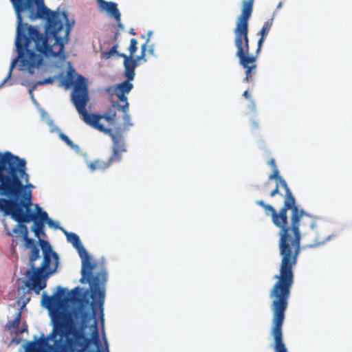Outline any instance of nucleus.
Returning <instances> with one entry per match:
<instances>
[{
  "mask_svg": "<svg viewBox=\"0 0 352 352\" xmlns=\"http://www.w3.org/2000/svg\"><path fill=\"white\" fill-rule=\"evenodd\" d=\"M12 232L14 234L19 232L21 234L26 248H32V247L36 246L34 239L28 237V228L25 224H18L17 226L13 229Z\"/></svg>",
  "mask_w": 352,
  "mask_h": 352,
  "instance_id": "13",
  "label": "nucleus"
},
{
  "mask_svg": "<svg viewBox=\"0 0 352 352\" xmlns=\"http://www.w3.org/2000/svg\"><path fill=\"white\" fill-rule=\"evenodd\" d=\"M67 240L72 243L74 248L78 251L79 256L82 259L81 275L80 281L82 283H89L91 290V297L95 301L96 294L99 296L100 307L102 309V304L104 302V291L100 289V285L106 282L107 273L101 272L96 275L92 273L95 267V264L91 262V257L83 245L82 244L79 236L74 232H68L64 230Z\"/></svg>",
  "mask_w": 352,
  "mask_h": 352,
  "instance_id": "9",
  "label": "nucleus"
},
{
  "mask_svg": "<svg viewBox=\"0 0 352 352\" xmlns=\"http://www.w3.org/2000/svg\"><path fill=\"white\" fill-rule=\"evenodd\" d=\"M36 208L37 210V214H36L37 219H38V221H42L45 223L49 219L47 213L45 211H43L38 205H36Z\"/></svg>",
  "mask_w": 352,
  "mask_h": 352,
  "instance_id": "21",
  "label": "nucleus"
},
{
  "mask_svg": "<svg viewBox=\"0 0 352 352\" xmlns=\"http://www.w3.org/2000/svg\"><path fill=\"white\" fill-rule=\"evenodd\" d=\"M22 179H29L25 160L10 151L0 153V195L7 197L0 198V211L12 219L21 204L18 199L25 189Z\"/></svg>",
  "mask_w": 352,
  "mask_h": 352,
  "instance_id": "6",
  "label": "nucleus"
},
{
  "mask_svg": "<svg viewBox=\"0 0 352 352\" xmlns=\"http://www.w3.org/2000/svg\"><path fill=\"white\" fill-rule=\"evenodd\" d=\"M100 10H105L108 14L113 16L116 21L120 20L121 14L118 8V4L116 3L110 1H106L100 8Z\"/></svg>",
  "mask_w": 352,
  "mask_h": 352,
  "instance_id": "14",
  "label": "nucleus"
},
{
  "mask_svg": "<svg viewBox=\"0 0 352 352\" xmlns=\"http://www.w3.org/2000/svg\"><path fill=\"white\" fill-rule=\"evenodd\" d=\"M63 84L66 88L74 87L72 100L78 113L82 117V120L87 124L110 136L112 140L111 155L107 160L97 159L87 162V167L92 172L103 171L109 168L113 162H120L122 157V154L127 152L124 138L120 131L113 133L111 129L106 128L100 124V117H98L97 114L88 113L86 106L89 100V97L87 79L72 69L67 72Z\"/></svg>",
  "mask_w": 352,
  "mask_h": 352,
  "instance_id": "4",
  "label": "nucleus"
},
{
  "mask_svg": "<svg viewBox=\"0 0 352 352\" xmlns=\"http://www.w3.org/2000/svg\"><path fill=\"white\" fill-rule=\"evenodd\" d=\"M120 57L124 58V76L129 80H133L135 75V69L138 66L135 60H133V58L131 56H127L126 54H120Z\"/></svg>",
  "mask_w": 352,
  "mask_h": 352,
  "instance_id": "12",
  "label": "nucleus"
},
{
  "mask_svg": "<svg viewBox=\"0 0 352 352\" xmlns=\"http://www.w3.org/2000/svg\"><path fill=\"white\" fill-rule=\"evenodd\" d=\"M280 186V183L276 182L275 188L274 190H272L270 194V197H273L275 195H276L277 194H280V192H279Z\"/></svg>",
  "mask_w": 352,
  "mask_h": 352,
  "instance_id": "24",
  "label": "nucleus"
},
{
  "mask_svg": "<svg viewBox=\"0 0 352 352\" xmlns=\"http://www.w3.org/2000/svg\"><path fill=\"white\" fill-rule=\"evenodd\" d=\"M31 199L32 196L30 192L27 197H24V199L21 200L20 207L16 212L13 214V219L20 224H24V223H29L33 221L34 225L32 230L34 232L35 236L41 239L40 236L41 234L45 235V226L44 223L38 221L36 213L31 210Z\"/></svg>",
  "mask_w": 352,
  "mask_h": 352,
  "instance_id": "11",
  "label": "nucleus"
},
{
  "mask_svg": "<svg viewBox=\"0 0 352 352\" xmlns=\"http://www.w3.org/2000/svg\"><path fill=\"white\" fill-rule=\"evenodd\" d=\"M131 80H129L126 78V80L121 83L116 85L112 89H113L114 94L118 97L120 102L122 104H120L118 102H114L111 106H109L107 111L102 115H97L101 119L106 120L109 124H114L116 121V109H126L129 107L127 97L126 94H129L133 87Z\"/></svg>",
  "mask_w": 352,
  "mask_h": 352,
  "instance_id": "10",
  "label": "nucleus"
},
{
  "mask_svg": "<svg viewBox=\"0 0 352 352\" xmlns=\"http://www.w3.org/2000/svg\"><path fill=\"white\" fill-rule=\"evenodd\" d=\"M129 34H131V35H135V32L134 31V29L131 28L130 30H129Z\"/></svg>",
  "mask_w": 352,
  "mask_h": 352,
  "instance_id": "31",
  "label": "nucleus"
},
{
  "mask_svg": "<svg viewBox=\"0 0 352 352\" xmlns=\"http://www.w3.org/2000/svg\"><path fill=\"white\" fill-rule=\"evenodd\" d=\"M118 36H119V32L117 31L115 32L114 35H113V40L114 42H116V43H117V41H118Z\"/></svg>",
  "mask_w": 352,
  "mask_h": 352,
  "instance_id": "28",
  "label": "nucleus"
},
{
  "mask_svg": "<svg viewBox=\"0 0 352 352\" xmlns=\"http://www.w3.org/2000/svg\"><path fill=\"white\" fill-rule=\"evenodd\" d=\"M31 342H28L26 344V346H25V352H27V348L28 347V345Z\"/></svg>",
  "mask_w": 352,
  "mask_h": 352,
  "instance_id": "33",
  "label": "nucleus"
},
{
  "mask_svg": "<svg viewBox=\"0 0 352 352\" xmlns=\"http://www.w3.org/2000/svg\"><path fill=\"white\" fill-rule=\"evenodd\" d=\"M327 240H328V238H326L325 239L322 240V241L320 242L319 243H324Z\"/></svg>",
  "mask_w": 352,
  "mask_h": 352,
  "instance_id": "34",
  "label": "nucleus"
},
{
  "mask_svg": "<svg viewBox=\"0 0 352 352\" xmlns=\"http://www.w3.org/2000/svg\"><path fill=\"white\" fill-rule=\"evenodd\" d=\"M38 243L43 252V262L39 267L35 266V261L40 258V251L36 246L32 247L29 255L30 268L25 274L24 281L28 292L33 291L36 294L46 287L47 279L56 272L59 263L58 255L53 251L50 243L43 239H38Z\"/></svg>",
  "mask_w": 352,
  "mask_h": 352,
  "instance_id": "7",
  "label": "nucleus"
},
{
  "mask_svg": "<svg viewBox=\"0 0 352 352\" xmlns=\"http://www.w3.org/2000/svg\"><path fill=\"white\" fill-rule=\"evenodd\" d=\"M118 48V43H116L111 47V48L109 51L103 52L101 53L102 58L107 60V59H109L111 57H112L114 55L120 56V54H124L123 53L118 52L117 50Z\"/></svg>",
  "mask_w": 352,
  "mask_h": 352,
  "instance_id": "17",
  "label": "nucleus"
},
{
  "mask_svg": "<svg viewBox=\"0 0 352 352\" xmlns=\"http://www.w3.org/2000/svg\"><path fill=\"white\" fill-rule=\"evenodd\" d=\"M268 164L272 167V170L277 169L276 161L274 158L269 161Z\"/></svg>",
  "mask_w": 352,
  "mask_h": 352,
  "instance_id": "26",
  "label": "nucleus"
},
{
  "mask_svg": "<svg viewBox=\"0 0 352 352\" xmlns=\"http://www.w3.org/2000/svg\"><path fill=\"white\" fill-rule=\"evenodd\" d=\"M149 41V38H147L146 41L141 46V54L140 56H138L135 57V58H133V60H135V63H138V65L139 64V62L141 60H144V61H146V60L145 59V56H146V50H147V44Z\"/></svg>",
  "mask_w": 352,
  "mask_h": 352,
  "instance_id": "20",
  "label": "nucleus"
},
{
  "mask_svg": "<svg viewBox=\"0 0 352 352\" xmlns=\"http://www.w3.org/2000/svg\"><path fill=\"white\" fill-rule=\"evenodd\" d=\"M47 223L51 228H58V224L56 222L54 221L52 219H50V218L47 221Z\"/></svg>",
  "mask_w": 352,
  "mask_h": 352,
  "instance_id": "25",
  "label": "nucleus"
},
{
  "mask_svg": "<svg viewBox=\"0 0 352 352\" xmlns=\"http://www.w3.org/2000/svg\"><path fill=\"white\" fill-rule=\"evenodd\" d=\"M60 138L65 142L69 146H70L72 148H78V145H75L73 142L69 138L67 135L64 134L63 133H60L59 134Z\"/></svg>",
  "mask_w": 352,
  "mask_h": 352,
  "instance_id": "23",
  "label": "nucleus"
},
{
  "mask_svg": "<svg viewBox=\"0 0 352 352\" xmlns=\"http://www.w3.org/2000/svg\"><path fill=\"white\" fill-rule=\"evenodd\" d=\"M117 23H118V27L122 30L124 29V25H122V23H121V16H120V20L118 21H116Z\"/></svg>",
  "mask_w": 352,
  "mask_h": 352,
  "instance_id": "27",
  "label": "nucleus"
},
{
  "mask_svg": "<svg viewBox=\"0 0 352 352\" xmlns=\"http://www.w3.org/2000/svg\"><path fill=\"white\" fill-rule=\"evenodd\" d=\"M254 0H244L242 3L241 13L239 16L236 27L234 30L235 34L234 45L236 47V56L239 59L240 64L245 69L246 76L244 81L253 80L252 73L256 67V57L250 55L248 38L249 20L253 11Z\"/></svg>",
  "mask_w": 352,
  "mask_h": 352,
  "instance_id": "8",
  "label": "nucleus"
},
{
  "mask_svg": "<svg viewBox=\"0 0 352 352\" xmlns=\"http://www.w3.org/2000/svg\"><path fill=\"white\" fill-rule=\"evenodd\" d=\"M243 96L246 98V99H250V95L249 94V91L248 90H245L244 92H243Z\"/></svg>",
  "mask_w": 352,
  "mask_h": 352,
  "instance_id": "29",
  "label": "nucleus"
},
{
  "mask_svg": "<svg viewBox=\"0 0 352 352\" xmlns=\"http://www.w3.org/2000/svg\"><path fill=\"white\" fill-rule=\"evenodd\" d=\"M54 82V79L52 77H48L47 78L43 79L41 81L36 82L34 85L31 86V87L29 89V94L32 97L33 96V91L36 88L37 85H42L45 84H52Z\"/></svg>",
  "mask_w": 352,
  "mask_h": 352,
  "instance_id": "18",
  "label": "nucleus"
},
{
  "mask_svg": "<svg viewBox=\"0 0 352 352\" xmlns=\"http://www.w3.org/2000/svg\"><path fill=\"white\" fill-rule=\"evenodd\" d=\"M269 179H275L285 189L283 206L277 211L263 200L256 201V204L264 209L265 214L271 217L272 223L279 229L278 248L281 261L279 273L274 276L276 281L270 290V297L272 299L271 308L273 312H285L294 283L293 267L297 263L301 250L300 226L303 225L305 218L309 219V225L311 228L315 222L311 214L298 208L292 192L286 181L279 175L278 168L272 170Z\"/></svg>",
  "mask_w": 352,
  "mask_h": 352,
  "instance_id": "2",
  "label": "nucleus"
},
{
  "mask_svg": "<svg viewBox=\"0 0 352 352\" xmlns=\"http://www.w3.org/2000/svg\"><path fill=\"white\" fill-rule=\"evenodd\" d=\"M21 312L18 311L15 318L12 322H9L7 325L9 331L15 333H23V331H27V327L20 331L18 329L21 322Z\"/></svg>",
  "mask_w": 352,
  "mask_h": 352,
  "instance_id": "16",
  "label": "nucleus"
},
{
  "mask_svg": "<svg viewBox=\"0 0 352 352\" xmlns=\"http://www.w3.org/2000/svg\"><path fill=\"white\" fill-rule=\"evenodd\" d=\"M16 15L15 39L17 58L11 63L4 85L11 77L18 59L30 74L43 63V56L65 58V45L69 42L71 28L65 11H52L43 0H10Z\"/></svg>",
  "mask_w": 352,
  "mask_h": 352,
  "instance_id": "1",
  "label": "nucleus"
},
{
  "mask_svg": "<svg viewBox=\"0 0 352 352\" xmlns=\"http://www.w3.org/2000/svg\"><path fill=\"white\" fill-rule=\"evenodd\" d=\"M123 112V120H124V128L128 129L129 126H133V123L131 121V116L129 114V107L125 110L123 109H116Z\"/></svg>",
  "mask_w": 352,
  "mask_h": 352,
  "instance_id": "19",
  "label": "nucleus"
},
{
  "mask_svg": "<svg viewBox=\"0 0 352 352\" xmlns=\"http://www.w3.org/2000/svg\"><path fill=\"white\" fill-rule=\"evenodd\" d=\"M98 3L99 8H100L106 1L104 0H97Z\"/></svg>",
  "mask_w": 352,
  "mask_h": 352,
  "instance_id": "30",
  "label": "nucleus"
},
{
  "mask_svg": "<svg viewBox=\"0 0 352 352\" xmlns=\"http://www.w3.org/2000/svg\"><path fill=\"white\" fill-rule=\"evenodd\" d=\"M272 25V21H267L265 22L261 30L258 32V34L261 36V37L258 41V46L256 49L257 54L261 51L263 42L271 29Z\"/></svg>",
  "mask_w": 352,
  "mask_h": 352,
  "instance_id": "15",
  "label": "nucleus"
},
{
  "mask_svg": "<svg viewBox=\"0 0 352 352\" xmlns=\"http://www.w3.org/2000/svg\"><path fill=\"white\" fill-rule=\"evenodd\" d=\"M22 179H29L25 160L10 151L0 153V195L7 197L0 198V211L12 219L21 204L18 199L25 189Z\"/></svg>",
  "mask_w": 352,
  "mask_h": 352,
  "instance_id": "5",
  "label": "nucleus"
},
{
  "mask_svg": "<svg viewBox=\"0 0 352 352\" xmlns=\"http://www.w3.org/2000/svg\"><path fill=\"white\" fill-rule=\"evenodd\" d=\"M252 124H253L255 127H258V124L257 122H252Z\"/></svg>",
  "mask_w": 352,
  "mask_h": 352,
  "instance_id": "32",
  "label": "nucleus"
},
{
  "mask_svg": "<svg viewBox=\"0 0 352 352\" xmlns=\"http://www.w3.org/2000/svg\"><path fill=\"white\" fill-rule=\"evenodd\" d=\"M7 234H8V235H9V236H12V234L10 232H8Z\"/></svg>",
  "mask_w": 352,
  "mask_h": 352,
  "instance_id": "35",
  "label": "nucleus"
},
{
  "mask_svg": "<svg viewBox=\"0 0 352 352\" xmlns=\"http://www.w3.org/2000/svg\"><path fill=\"white\" fill-rule=\"evenodd\" d=\"M28 186L32 187V184H28Z\"/></svg>",
  "mask_w": 352,
  "mask_h": 352,
  "instance_id": "36",
  "label": "nucleus"
},
{
  "mask_svg": "<svg viewBox=\"0 0 352 352\" xmlns=\"http://www.w3.org/2000/svg\"><path fill=\"white\" fill-rule=\"evenodd\" d=\"M128 50L130 52L129 56H131V58H133V55L138 50V41L135 38H133L131 39Z\"/></svg>",
  "mask_w": 352,
  "mask_h": 352,
  "instance_id": "22",
  "label": "nucleus"
},
{
  "mask_svg": "<svg viewBox=\"0 0 352 352\" xmlns=\"http://www.w3.org/2000/svg\"><path fill=\"white\" fill-rule=\"evenodd\" d=\"M57 289L58 293L54 296L43 294L46 307L52 309V330L47 336L43 334L38 340L31 341L27 352H87L92 343L97 346L100 344L96 319L91 325V337L85 333L89 323L96 315L97 307L103 320V309L100 307L98 294H96L95 301L91 297V314L82 307L75 308L73 311H69L68 304L70 302V294L60 286Z\"/></svg>",
  "mask_w": 352,
  "mask_h": 352,
  "instance_id": "3",
  "label": "nucleus"
}]
</instances>
